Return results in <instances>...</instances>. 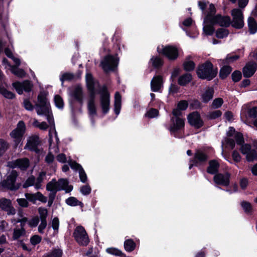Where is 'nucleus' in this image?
Instances as JSON below:
<instances>
[{"instance_id":"obj_1","label":"nucleus","mask_w":257,"mask_h":257,"mask_svg":"<svg viewBox=\"0 0 257 257\" xmlns=\"http://www.w3.org/2000/svg\"><path fill=\"white\" fill-rule=\"evenodd\" d=\"M86 82L87 88L90 91L87 107L89 115L93 117L96 115V107L95 104V89L99 85L97 82L93 80L91 74L89 73L86 75Z\"/></svg>"},{"instance_id":"obj_2","label":"nucleus","mask_w":257,"mask_h":257,"mask_svg":"<svg viewBox=\"0 0 257 257\" xmlns=\"http://www.w3.org/2000/svg\"><path fill=\"white\" fill-rule=\"evenodd\" d=\"M196 73L199 78L210 80L216 76L218 70L217 68H213V66L210 62L206 61L199 65Z\"/></svg>"},{"instance_id":"obj_3","label":"nucleus","mask_w":257,"mask_h":257,"mask_svg":"<svg viewBox=\"0 0 257 257\" xmlns=\"http://www.w3.org/2000/svg\"><path fill=\"white\" fill-rule=\"evenodd\" d=\"M49 136L50 141V152L46 156L45 161L47 163H50L54 160V156L52 153H57L59 151V148L58 147L59 139L54 127L51 128L50 130Z\"/></svg>"},{"instance_id":"obj_4","label":"nucleus","mask_w":257,"mask_h":257,"mask_svg":"<svg viewBox=\"0 0 257 257\" xmlns=\"http://www.w3.org/2000/svg\"><path fill=\"white\" fill-rule=\"evenodd\" d=\"M26 131L25 123L23 121H20L16 127L10 133V135L13 140L15 148H17L19 145L22 144L23 137Z\"/></svg>"},{"instance_id":"obj_5","label":"nucleus","mask_w":257,"mask_h":257,"mask_svg":"<svg viewBox=\"0 0 257 257\" xmlns=\"http://www.w3.org/2000/svg\"><path fill=\"white\" fill-rule=\"evenodd\" d=\"M158 52L167 57L170 60H175L179 55L178 48L173 46H159L157 48Z\"/></svg>"},{"instance_id":"obj_6","label":"nucleus","mask_w":257,"mask_h":257,"mask_svg":"<svg viewBox=\"0 0 257 257\" xmlns=\"http://www.w3.org/2000/svg\"><path fill=\"white\" fill-rule=\"evenodd\" d=\"M50 108V103L47 98V93L41 92L38 95V101L36 103V110L38 115H42Z\"/></svg>"},{"instance_id":"obj_7","label":"nucleus","mask_w":257,"mask_h":257,"mask_svg":"<svg viewBox=\"0 0 257 257\" xmlns=\"http://www.w3.org/2000/svg\"><path fill=\"white\" fill-rule=\"evenodd\" d=\"M73 236L76 242L81 245H87L89 239L88 234L82 226H77L73 232Z\"/></svg>"},{"instance_id":"obj_8","label":"nucleus","mask_w":257,"mask_h":257,"mask_svg":"<svg viewBox=\"0 0 257 257\" xmlns=\"http://www.w3.org/2000/svg\"><path fill=\"white\" fill-rule=\"evenodd\" d=\"M118 61L116 57L108 55L101 61V66L105 72L112 71L117 67Z\"/></svg>"},{"instance_id":"obj_9","label":"nucleus","mask_w":257,"mask_h":257,"mask_svg":"<svg viewBox=\"0 0 257 257\" xmlns=\"http://www.w3.org/2000/svg\"><path fill=\"white\" fill-rule=\"evenodd\" d=\"M17 176V172L12 170L9 173L7 179L2 182V186L11 190L17 189L19 187V185L16 183Z\"/></svg>"},{"instance_id":"obj_10","label":"nucleus","mask_w":257,"mask_h":257,"mask_svg":"<svg viewBox=\"0 0 257 257\" xmlns=\"http://www.w3.org/2000/svg\"><path fill=\"white\" fill-rule=\"evenodd\" d=\"M241 145L239 150L243 155L245 156L246 160L248 162H253L257 160V152L254 149H251L250 145L247 144Z\"/></svg>"},{"instance_id":"obj_11","label":"nucleus","mask_w":257,"mask_h":257,"mask_svg":"<svg viewBox=\"0 0 257 257\" xmlns=\"http://www.w3.org/2000/svg\"><path fill=\"white\" fill-rule=\"evenodd\" d=\"M232 17V26L237 29H240L244 26L242 12L238 9H234L231 11Z\"/></svg>"},{"instance_id":"obj_12","label":"nucleus","mask_w":257,"mask_h":257,"mask_svg":"<svg viewBox=\"0 0 257 257\" xmlns=\"http://www.w3.org/2000/svg\"><path fill=\"white\" fill-rule=\"evenodd\" d=\"M110 96L106 88L103 87L100 92V106L102 112L107 113L109 110Z\"/></svg>"},{"instance_id":"obj_13","label":"nucleus","mask_w":257,"mask_h":257,"mask_svg":"<svg viewBox=\"0 0 257 257\" xmlns=\"http://www.w3.org/2000/svg\"><path fill=\"white\" fill-rule=\"evenodd\" d=\"M13 87L15 88L17 92L21 94L23 91L29 92L31 90L33 84L28 80L24 81L23 82H16L13 83Z\"/></svg>"},{"instance_id":"obj_14","label":"nucleus","mask_w":257,"mask_h":257,"mask_svg":"<svg viewBox=\"0 0 257 257\" xmlns=\"http://www.w3.org/2000/svg\"><path fill=\"white\" fill-rule=\"evenodd\" d=\"M188 120L189 123L195 128H200L203 124V122L197 112H193L189 114Z\"/></svg>"},{"instance_id":"obj_15","label":"nucleus","mask_w":257,"mask_h":257,"mask_svg":"<svg viewBox=\"0 0 257 257\" xmlns=\"http://www.w3.org/2000/svg\"><path fill=\"white\" fill-rule=\"evenodd\" d=\"M184 126V119L181 117L171 118V123L169 130L171 133H175L181 130Z\"/></svg>"},{"instance_id":"obj_16","label":"nucleus","mask_w":257,"mask_h":257,"mask_svg":"<svg viewBox=\"0 0 257 257\" xmlns=\"http://www.w3.org/2000/svg\"><path fill=\"white\" fill-rule=\"evenodd\" d=\"M40 143V141L38 136L37 135H33L27 138V143L24 149L35 151Z\"/></svg>"},{"instance_id":"obj_17","label":"nucleus","mask_w":257,"mask_h":257,"mask_svg":"<svg viewBox=\"0 0 257 257\" xmlns=\"http://www.w3.org/2000/svg\"><path fill=\"white\" fill-rule=\"evenodd\" d=\"M257 69V64L255 62H248L243 67L242 73L244 77H250L253 75Z\"/></svg>"},{"instance_id":"obj_18","label":"nucleus","mask_w":257,"mask_h":257,"mask_svg":"<svg viewBox=\"0 0 257 257\" xmlns=\"http://www.w3.org/2000/svg\"><path fill=\"white\" fill-rule=\"evenodd\" d=\"M229 178L230 174L228 173L218 174L214 176V181L217 184L226 186L229 184Z\"/></svg>"},{"instance_id":"obj_19","label":"nucleus","mask_w":257,"mask_h":257,"mask_svg":"<svg viewBox=\"0 0 257 257\" xmlns=\"http://www.w3.org/2000/svg\"><path fill=\"white\" fill-rule=\"evenodd\" d=\"M211 24H218L221 26L227 27L230 24V19L229 17H222L218 15L214 17L211 20Z\"/></svg>"},{"instance_id":"obj_20","label":"nucleus","mask_w":257,"mask_h":257,"mask_svg":"<svg viewBox=\"0 0 257 257\" xmlns=\"http://www.w3.org/2000/svg\"><path fill=\"white\" fill-rule=\"evenodd\" d=\"M0 208L7 211L8 215H13L16 213L15 209L12 206L11 201L3 198L0 200Z\"/></svg>"},{"instance_id":"obj_21","label":"nucleus","mask_w":257,"mask_h":257,"mask_svg":"<svg viewBox=\"0 0 257 257\" xmlns=\"http://www.w3.org/2000/svg\"><path fill=\"white\" fill-rule=\"evenodd\" d=\"M214 90L211 87L204 88L200 94L201 101L204 103H207L212 99L214 95Z\"/></svg>"},{"instance_id":"obj_22","label":"nucleus","mask_w":257,"mask_h":257,"mask_svg":"<svg viewBox=\"0 0 257 257\" xmlns=\"http://www.w3.org/2000/svg\"><path fill=\"white\" fill-rule=\"evenodd\" d=\"M9 166L12 168L18 167L21 170L26 169L29 166V161L26 158L17 159L14 161L10 162Z\"/></svg>"},{"instance_id":"obj_23","label":"nucleus","mask_w":257,"mask_h":257,"mask_svg":"<svg viewBox=\"0 0 257 257\" xmlns=\"http://www.w3.org/2000/svg\"><path fill=\"white\" fill-rule=\"evenodd\" d=\"M71 96L77 101L82 103L83 100V93L82 87L79 85L76 86L72 88L71 92Z\"/></svg>"},{"instance_id":"obj_24","label":"nucleus","mask_w":257,"mask_h":257,"mask_svg":"<svg viewBox=\"0 0 257 257\" xmlns=\"http://www.w3.org/2000/svg\"><path fill=\"white\" fill-rule=\"evenodd\" d=\"M69 165L72 169L78 171L81 181L85 183L87 180V176L81 165L74 161L70 162Z\"/></svg>"},{"instance_id":"obj_25","label":"nucleus","mask_w":257,"mask_h":257,"mask_svg":"<svg viewBox=\"0 0 257 257\" xmlns=\"http://www.w3.org/2000/svg\"><path fill=\"white\" fill-rule=\"evenodd\" d=\"M151 89L153 91H160L163 86V78L161 76L154 77L151 82Z\"/></svg>"},{"instance_id":"obj_26","label":"nucleus","mask_w":257,"mask_h":257,"mask_svg":"<svg viewBox=\"0 0 257 257\" xmlns=\"http://www.w3.org/2000/svg\"><path fill=\"white\" fill-rule=\"evenodd\" d=\"M228 136H232L234 134V137L238 145H241L244 143L243 136L239 133H235V129L232 127H230L227 132Z\"/></svg>"},{"instance_id":"obj_27","label":"nucleus","mask_w":257,"mask_h":257,"mask_svg":"<svg viewBox=\"0 0 257 257\" xmlns=\"http://www.w3.org/2000/svg\"><path fill=\"white\" fill-rule=\"evenodd\" d=\"M57 183L58 186L62 187L61 190H65L66 192H69L73 189L72 186L68 185V182L66 179H60Z\"/></svg>"},{"instance_id":"obj_28","label":"nucleus","mask_w":257,"mask_h":257,"mask_svg":"<svg viewBox=\"0 0 257 257\" xmlns=\"http://www.w3.org/2000/svg\"><path fill=\"white\" fill-rule=\"evenodd\" d=\"M207 160V156L203 152L200 151H197L195 155L194 163L197 164L203 163Z\"/></svg>"},{"instance_id":"obj_29","label":"nucleus","mask_w":257,"mask_h":257,"mask_svg":"<svg viewBox=\"0 0 257 257\" xmlns=\"http://www.w3.org/2000/svg\"><path fill=\"white\" fill-rule=\"evenodd\" d=\"M121 109V96L118 92L115 94L114 100V112L116 115H118L120 113Z\"/></svg>"},{"instance_id":"obj_30","label":"nucleus","mask_w":257,"mask_h":257,"mask_svg":"<svg viewBox=\"0 0 257 257\" xmlns=\"http://www.w3.org/2000/svg\"><path fill=\"white\" fill-rule=\"evenodd\" d=\"M248 111V116L250 117H255L257 116V107H254L248 110V105H244L242 107L241 114H243L245 113V111Z\"/></svg>"},{"instance_id":"obj_31","label":"nucleus","mask_w":257,"mask_h":257,"mask_svg":"<svg viewBox=\"0 0 257 257\" xmlns=\"http://www.w3.org/2000/svg\"><path fill=\"white\" fill-rule=\"evenodd\" d=\"M62 187L58 186L57 181L55 179H52L46 186V190L48 191L57 192L61 190Z\"/></svg>"},{"instance_id":"obj_32","label":"nucleus","mask_w":257,"mask_h":257,"mask_svg":"<svg viewBox=\"0 0 257 257\" xmlns=\"http://www.w3.org/2000/svg\"><path fill=\"white\" fill-rule=\"evenodd\" d=\"M192 80V75L189 73H186L180 76L178 79V84L180 85H185Z\"/></svg>"},{"instance_id":"obj_33","label":"nucleus","mask_w":257,"mask_h":257,"mask_svg":"<svg viewBox=\"0 0 257 257\" xmlns=\"http://www.w3.org/2000/svg\"><path fill=\"white\" fill-rule=\"evenodd\" d=\"M239 58V56L237 55H228L225 59L218 60L220 65L225 64L233 62L237 60Z\"/></svg>"},{"instance_id":"obj_34","label":"nucleus","mask_w":257,"mask_h":257,"mask_svg":"<svg viewBox=\"0 0 257 257\" xmlns=\"http://www.w3.org/2000/svg\"><path fill=\"white\" fill-rule=\"evenodd\" d=\"M248 26L251 34H253L257 32V24L253 18L251 17L248 18Z\"/></svg>"},{"instance_id":"obj_35","label":"nucleus","mask_w":257,"mask_h":257,"mask_svg":"<svg viewBox=\"0 0 257 257\" xmlns=\"http://www.w3.org/2000/svg\"><path fill=\"white\" fill-rule=\"evenodd\" d=\"M231 68L228 66L222 67L219 72V76L222 79L225 78L231 72Z\"/></svg>"},{"instance_id":"obj_36","label":"nucleus","mask_w":257,"mask_h":257,"mask_svg":"<svg viewBox=\"0 0 257 257\" xmlns=\"http://www.w3.org/2000/svg\"><path fill=\"white\" fill-rule=\"evenodd\" d=\"M124 247L126 251H132L135 249L136 243L131 239H127L124 242Z\"/></svg>"},{"instance_id":"obj_37","label":"nucleus","mask_w":257,"mask_h":257,"mask_svg":"<svg viewBox=\"0 0 257 257\" xmlns=\"http://www.w3.org/2000/svg\"><path fill=\"white\" fill-rule=\"evenodd\" d=\"M219 167V164L215 161H211L209 162V165L207 169L208 173L214 174L216 173Z\"/></svg>"},{"instance_id":"obj_38","label":"nucleus","mask_w":257,"mask_h":257,"mask_svg":"<svg viewBox=\"0 0 257 257\" xmlns=\"http://www.w3.org/2000/svg\"><path fill=\"white\" fill-rule=\"evenodd\" d=\"M45 173L42 172L39 174V176L37 177L36 180L35 181V188L36 189L41 188L42 186V183L44 180L45 177Z\"/></svg>"},{"instance_id":"obj_39","label":"nucleus","mask_w":257,"mask_h":257,"mask_svg":"<svg viewBox=\"0 0 257 257\" xmlns=\"http://www.w3.org/2000/svg\"><path fill=\"white\" fill-rule=\"evenodd\" d=\"M204 23V26L203 27V31L206 35H212L214 32V29L211 24L210 21H208L206 23Z\"/></svg>"},{"instance_id":"obj_40","label":"nucleus","mask_w":257,"mask_h":257,"mask_svg":"<svg viewBox=\"0 0 257 257\" xmlns=\"http://www.w3.org/2000/svg\"><path fill=\"white\" fill-rule=\"evenodd\" d=\"M215 12L216 10L214 6L212 4H210L209 12L205 18L204 19V22L206 23L208 21H211V20L214 17L212 16L215 13Z\"/></svg>"},{"instance_id":"obj_41","label":"nucleus","mask_w":257,"mask_h":257,"mask_svg":"<svg viewBox=\"0 0 257 257\" xmlns=\"http://www.w3.org/2000/svg\"><path fill=\"white\" fill-rule=\"evenodd\" d=\"M195 63L189 60L188 58L185 61L183 66L184 68L186 71H190L193 70L195 68Z\"/></svg>"},{"instance_id":"obj_42","label":"nucleus","mask_w":257,"mask_h":257,"mask_svg":"<svg viewBox=\"0 0 257 257\" xmlns=\"http://www.w3.org/2000/svg\"><path fill=\"white\" fill-rule=\"evenodd\" d=\"M11 71L13 74L19 77H24L26 75V73L23 69H19L16 66L11 67Z\"/></svg>"},{"instance_id":"obj_43","label":"nucleus","mask_w":257,"mask_h":257,"mask_svg":"<svg viewBox=\"0 0 257 257\" xmlns=\"http://www.w3.org/2000/svg\"><path fill=\"white\" fill-rule=\"evenodd\" d=\"M67 204L72 206H75L82 205L81 202L78 201L76 198L71 197L66 200Z\"/></svg>"},{"instance_id":"obj_44","label":"nucleus","mask_w":257,"mask_h":257,"mask_svg":"<svg viewBox=\"0 0 257 257\" xmlns=\"http://www.w3.org/2000/svg\"><path fill=\"white\" fill-rule=\"evenodd\" d=\"M6 55L11 58L16 64V66H19L21 64V61L19 59L16 58L13 56L12 52L9 49H5Z\"/></svg>"},{"instance_id":"obj_45","label":"nucleus","mask_w":257,"mask_h":257,"mask_svg":"<svg viewBox=\"0 0 257 257\" xmlns=\"http://www.w3.org/2000/svg\"><path fill=\"white\" fill-rule=\"evenodd\" d=\"M6 55L11 58L16 64V66H19L21 64V61L19 59L16 58L13 56L12 52L9 49H5Z\"/></svg>"},{"instance_id":"obj_46","label":"nucleus","mask_w":257,"mask_h":257,"mask_svg":"<svg viewBox=\"0 0 257 257\" xmlns=\"http://www.w3.org/2000/svg\"><path fill=\"white\" fill-rule=\"evenodd\" d=\"M222 114V112L219 110H216L210 111L207 114V117L209 119H213L220 117Z\"/></svg>"},{"instance_id":"obj_47","label":"nucleus","mask_w":257,"mask_h":257,"mask_svg":"<svg viewBox=\"0 0 257 257\" xmlns=\"http://www.w3.org/2000/svg\"><path fill=\"white\" fill-rule=\"evenodd\" d=\"M38 211L40 215L41 220H46L48 216V210L42 207L38 208Z\"/></svg>"},{"instance_id":"obj_48","label":"nucleus","mask_w":257,"mask_h":257,"mask_svg":"<svg viewBox=\"0 0 257 257\" xmlns=\"http://www.w3.org/2000/svg\"><path fill=\"white\" fill-rule=\"evenodd\" d=\"M25 231L23 228L20 229H15L14 231L13 238L14 239H17L21 236L24 235Z\"/></svg>"},{"instance_id":"obj_49","label":"nucleus","mask_w":257,"mask_h":257,"mask_svg":"<svg viewBox=\"0 0 257 257\" xmlns=\"http://www.w3.org/2000/svg\"><path fill=\"white\" fill-rule=\"evenodd\" d=\"M9 144L3 140H0V156H2L8 149Z\"/></svg>"},{"instance_id":"obj_50","label":"nucleus","mask_w":257,"mask_h":257,"mask_svg":"<svg viewBox=\"0 0 257 257\" xmlns=\"http://www.w3.org/2000/svg\"><path fill=\"white\" fill-rule=\"evenodd\" d=\"M106 251L108 253L115 255L121 256L123 255V253L121 252V250L118 249L116 248H114V247L107 248L106 249Z\"/></svg>"},{"instance_id":"obj_51","label":"nucleus","mask_w":257,"mask_h":257,"mask_svg":"<svg viewBox=\"0 0 257 257\" xmlns=\"http://www.w3.org/2000/svg\"><path fill=\"white\" fill-rule=\"evenodd\" d=\"M228 34V31L223 28L218 29L216 33V36L218 38L222 39L226 37Z\"/></svg>"},{"instance_id":"obj_52","label":"nucleus","mask_w":257,"mask_h":257,"mask_svg":"<svg viewBox=\"0 0 257 257\" xmlns=\"http://www.w3.org/2000/svg\"><path fill=\"white\" fill-rule=\"evenodd\" d=\"M152 65L155 67H159L163 65L162 60L158 57H153L151 60Z\"/></svg>"},{"instance_id":"obj_53","label":"nucleus","mask_w":257,"mask_h":257,"mask_svg":"<svg viewBox=\"0 0 257 257\" xmlns=\"http://www.w3.org/2000/svg\"><path fill=\"white\" fill-rule=\"evenodd\" d=\"M223 100L221 98H217L213 100L212 103V107L214 108H218L222 105Z\"/></svg>"},{"instance_id":"obj_54","label":"nucleus","mask_w":257,"mask_h":257,"mask_svg":"<svg viewBox=\"0 0 257 257\" xmlns=\"http://www.w3.org/2000/svg\"><path fill=\"white\" fill-rule=\"evenodd\" d=\"M159 111L155 108H151L146 114V116L149 118H154L158 115Z\"/></svg>"},{"instance_id":"obj_55","label":"nucleus","mask_w":257,"mask_h":257,"mask_svg":"<svg viewBox=\"0 0 257 257\" xmlns=\"http://www.w3.org/2000/svg\"><path fill=\"white\" fill-rule=\"evenodd\" d=\"M35 178L33 176H31L27 179L23 184L24 188H28L30 186L34 185L35 186Z\"/></svg>"},{"instance_id":"obj_56","label":"nucleus","mask_w":257,"mask_h":257,"mask_svg":"<svg viewBox=\"0 0 257 257\" xmlns=\"http://www.w3.org/2000/svg\"><path fill=\"white\" fill-rule=\"evenodd\" d=\"M45 115L47 116V119L50 125H54V121L52 114V112L50 110V109L49 108L48 110L45 113H42V115Z\"/></svg>"},{"instance_id":"obj_57","label":"nucleus","mask_w":257,"mask_h":257,"mask_svg":"<svg viewBox=\"0 0 257 257\" xmlns=\"http://www.w3.org/2000/svg\"><path fill=\"white\" fill-rule=\"evenodd\" d=\"M241 207L246 213H249L252 210V206L250 203L246 201H243L241 203Z\"/></svg>"},{"instance_id":"obj_58","label":"nucleus","mask_w":257,"mask_h":257,"mask_svg":"<svg viewBox=\"0 0 257 257\" xmlns=\"http://www.w3.org/2000/svg\"><path fill=\"white\" fill-rule=\"evenodd\" d=\"M62 251L60 249H55L50 252L48 255V257H61Z\"/></svg>"},{"instance_id":"obj_59","label":"nucleus","mask_w":257,"mask_h":257,"mask_svg":"<svg viewBox=\"0 0 257 257\" xmlns=\"http://www.w3.org/2000/svg\"><path fill=\"white\" fill-rule=\"evenodd\" d=\"M0 93L6 98L9 99H12L14 97L15 95L11 92L7 90L2 89L0 87Z\"/></svg>"},{"instance_id":"obj_60","label":"nucleus","mask_w":257,"mask_h":257,"mask_svg":"<svg viewBox=\"0 0 257 257\" xmlns=\"http://www.w3.org/2000/svg\"><path fill=\"white\" fill-rule=\"evenodd\" d=\"M27 199L30 201L32 202L33 203H35L37 200V193H26L25 195Z\"/></svg>"},{"instance_id":"obj_61","label":"nucleus","mask_w":257,"mask_h":257,"mask_svg":"<svg viewBox=\"0 0 257 257\" xmlns=\"http://www.w3.org/2000/svg\"><path fill=\"white\" fill-rule=\"evenodd\" d=\"M54 101L56 106L59 108H62L63 107V101L61 97L59 95H56L54 98Z\"/></svg>"},{"instance_id":"obj_62","label":"nucleus","mask_w":257,"mask_h":257,"mask_svg":"<svg viewBox=\"0 0 257 257\" xmlns=\"http://www.w3.org/2000/svg\"><path fill=\"white\" fill-rule=\"evenodd\" d=\"M23 105L25 108L28 110L32 111L34 109V106L31 102L28 99L24 100Z\"/></svg>"},{"instance_id":"obj_63","label":"nucleus","mask_w":257,"mask_h":257,"mask_svg":"<svg viewBox=\"0 0 257 257\" xmlns=\"http://www.w3.org/2000/svg\"><path fill=\"white\" fill-rule=\"evenodd\" d=\"M51 225L53 229L57 231L59 226V220L57 217H54L52 219Z\"/></svg>"},{"instance_id":"obj_64","label":"nucleus","mask_w":257,"mask_h":257,"mask_svg":"<svg viewBox=\"0 0 257 257\" xmlns=\"http://www.w3.org/2000/svg\"><path fill=\"white\" fill-rule=\"evenodd\" d=\"M241 78V73L240 71H236L232 74V78L234 82H237Z\"/></svg>"}]
</instances>
